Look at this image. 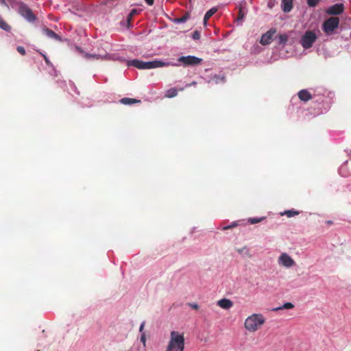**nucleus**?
<instances>
[{
  "mask_svg": "<svg viewBox=\"0 0 351 351\" xmlns=\"http://www.w3.org/2000/svg\"><path fill=\"white\" fill-rule=\"evenodd\" d=\"M184 348V338L178 332H171V339L166 351H183Z\"/></svg>",
  "mask_w": 351,
  "mask_h": 351,
  "instance_id": "f257e3e1",
  "label": "nucleus"
},
{
  "mask_svg": "<svg viewBox=\"0 0 351 351\" xmlns=\"http://www.w3.org/2000/svg\"><path fill=\"white\" fill-rule=\"evenodd\" d=\"M265 321L262 314L254 313L245 319V328L250 332H255L265 323Z\"/></svg>",
  "mask_w": 351,
  "mask_h": 351,
  "instance_id": "f03ea898",
  "label": "nucleus"
},
{
  "mask_svg": "<svg viewBox=\"0 0 351 351\" xmlns=\"http://www.w3.org/2000/svg\"><path fill=\"white\" fill-rule=\"evenodd\" d=\"M16 8L19 14L28 22L34 23L36 20V16L33 13L29 6L23 2L21 1Z\"/></svg>",
  "mask_w": 351,
  "mask_h": 351,
  "instance_id": "7ed1b4c3",
  "label": "nucleus"
},
{
  "mask_svg": "<svg viewBox=\"0 0 351 351\" xmlns=\"http://www.w3.org/2000/svg\"><path fill=\"white\" fill-rule=\"evenodd\" d=\"M317 35L311 30H307L300 38V43L304 49H309L317 40Z\"/></svg>",
  "mask_w": 351,
  "mask_h": 351,
  "instance_id": "20e7f679",
  "label": "nucleus"
},
{
  "mask_svg": "<svg viewBox=\"0 0 351 351\" xmlns=\"http://www.w3.org/2000/svg\"><path fill=\"white\" fill-rule=\"evenodd\" d=\"M144 69H151L159 67H164L168 66H178L179 64L173 63L167 60H162L155 59L152 61L144 62Z\"/></svg>",
  "mask_w": 351,
  "mask_h": 351,
  "instance_id": "39448f33",
  "label": "nucleus"
},
{
  "mask_svg": "<svg viewBox=\"0 0 351 351\" xmlns=\"http://www.w3.org/2000/svg\"><path fill=\"white\" fill-rule=\"evenodd\" d=\"M178 66L180 64L183 66H194L199 64L202 62V59L195 56H181L178 59Z\"/></svg>",
  "mask_w": 351,
  "mask_h": 351,
  "instance_id": "423d86ee",
  "label": "nucleus"
},
{
  "mask_svg": "<svg viewBox=\"0 0 351 351\" xmlns=\"http://www.w3.org/2000/svg\"><path fill=\"white\" fill-rule=\"evenodd\" d=\"M298 95L299 99L304 102H306L312 99H314L315 101L317 103H322L325 101L324 98L319 97L318 98H317L316 95H312L311 93L306 89H302L300 90L298 93Z\"/></svg>",
  "mask_w": 351,
  "mask_h": 351,
  "instance_id": "0eeeda50",
  "label": "nucleus"
},
{
  "mask_svg": "<svg viewBox=\"0 0 351 351\" xmlns=\"http://www.w3.org/2000/svg\"><path fill=\"white\" fill-rule=\"evenodd\" d=\"M339 24V19L338 17H330L326 20L323 23V30L326 33L332 32L337 29Z\"/></svg>",
  "mask_w": 351,
  "mask_h": 351,
  "instance_id": "6e6552de",
  "label": "nucleus"
},
{
  "mask_svg": "<svg viewBox=\"0 0 351 351\" xmlns=\"http://www.w3.org/2000/svg\"><path fill=\"white\" fill-rule=\"evenodd\" d=\"M278 264L287 268H290L295 265L294 260L287 253L284 252L278 258Z\"/></svg>",
  "mask_w": 351,
  "mask_h": 351,
  "instance_id": "1a4fd4ad",
  "label": "nucleus"
},
{
  "mask_svg": "<svg viewBox=\"0 0 351 351\" xmlns=\"http://www.w3.org/2000/svg\"><path fill=\"white\" fill-rule=\"evenodd\" d=\"M344 11V5L342 3H337L329 6L326 9V13L329 15H339Z\"/></svg>",
  "mask_w": 351,
  "mask_h": 351,
  "instance_id": "9d476101",
  "label": "nucleus"
},
{
  "mask_svg": "<svg viewBox=\"0 0 351 351\" xmlns=\"http://www.w3.org/2000/svg\"><path fill=\"white\" fill-rule=\"evenodd\" d=\"M76 50L80 52V53H82L84 57L86 59H97V60H99V59H104V58H106L108 55L107 54H105V55H101V54H97V53H86L84 51V50L80 47H75Z\"/></svg>",
  "mask_w": 351,
  "mask_h": 351,
  "instance_id": "9b49d317",
  "label": "nucleus"
},
{
  "mask_svg": "<svg viewBox=\"0 0 351 351\" xmlns=\"http://www.w3.org/2000/svg\"><path fill=\"white\" fill-rule=\"evenodd\" d=\"M276 32L275 29H269L266 33L263 34L260 40L261 44L263 45H267L271 43L272 40V37L274 33Z\"/></svg>",
  "mask_w": 351,
  "mask_h": 351,
  "instance_id": "f8f14e48",
  "label": "nucleus"
},
{
  "mask_svg": "<svg viewBox=\"0 0 351 351\" xmlns=\"http://www.w3.org/2000/svg\"><path fill=\"white\" fill-rule=\"evenodd\" d=\"M42 33L50 39L62 40L61 37L55 33L53 30L45 27L42 29Z\"/></svg>",
  "mask_w": 351,
  "mask_h": 351,
  "instance_id": "ddd939ff",
  "label": "nucleus"
},
{
  "mask_svg": "<svg viewBox=\"0 0 351 351\" xmlns=\"http://www.w3.org/2000/svg\"><path fill=\"white\" fill-rule=\"evenodd\" d=\"M19 0H0V5L7 8L8 10L10 7L16 9L17 5L20 3Z\"/></svg>",
  "mask_w": 351,
  "mask_h": 351,
  "instance_id": "4468645a",
  "label": "nucleus"
},
{
  "mask_svg": "<svg viewBox=\"0 0 351 351\" xmlns=\"http://www.w3.org/2000/svg\"><path fill=\"white\" fill-rule=\"evenodd\" d=\"M144 61L134 59V60H128L127 61L128 66H134L139 69H144Z\"/></svg>",
  "mask_w": 351,
  "mask_h": 351,
  "instance_id": "2eb2a0df",
  "label": "nucleus"
},
{
  "mask_svg": "<svg viewBox=\"0 0 351 351\" xmlns=\"http://www.w3.org/2000/svg\"><path fill=\"white\" fill-rule=\"evenodd\" d=\"M217 304L221 308L227 310L233 306V302L229 299L223 298L217 302Z\"/></svg>",
  "mask_w": 351,
  "mask_h": 351,
  "instance_id": "dca6fc26",
  "label": "nucleus"
},
{
  "mask_svg": "<svg viewBox=\"0 0 351 351\" xmlns=\"http://www.w3.org/2000/svg\"><path fill=\"white\" fill-rule=\"evenodd\" d=\"M281 7L283 12H291L293 8V0H282Z\"/></svg>",
  "mask_w": 351,
  "mask_h": 351,
  "instance_id": "f3484780",
  "label": "nucleus"
},
{
  "mask_svg": "<svg viewBox=\"0 0 351 351\" xmlns=\"http://www.w3.org/2000/svg\"><path fill=\"white\" fill-rule=\"evenodd\" d=\"M217 11V8L213 7L208 10L204 16V25L206 26L208 20Z\"/></svg>",
  "mask_w": 351,
  "mask_h": 351,
  "instance_id": "a211bd4d",
  "label": "nucleus"
},
{
  "mask_svg": "<svg viewBox=\"0 0 351 351\" xmlns=\"http://www.w3.org/2000/svg\"><path fill=\"white\" fill-rule=\"evenodd\" d=\"M120 103L124 105H132L136 103H140V100H137L136 99L124 97L120 99Z\"/></svg>",
  "mask_w": 351,
  "mask_h": 351,
  "instance_id": "6ab92c4d",
  "label": "nucleus"
},
{
  "mask_svg": "<svg viewBox=\"0 0 351 351\" xmlns=\"http://www.w3.org/2000/svg\"><path fill=\"white\" fill-rule=\"evenodd\" d=\"M132 16L130 14L127 16L126 19L124 20H122L120 22V24L121 26L126 27L127 28H130L132 27L131 21L132 19Z\"/></svg>",
  "mask_w": 351,
  "mask_h": 351,
  "instance_id": "aec40b11",
  "label": "nucleus"
},
{
  "mask_svg": "<svg viewBox=\"0 0 351 351\" xmlns=\"http://www.w3.org/2000/svg\"><path fill=\"white\" fill-rule=\"evenodd\" d=\"M245 16V13L243 11L242 9H240L239 11V15L237 18L235 19V23H237V25H242Z\"/></svg>",
  "mask_w": 351,
  "mask_h": 351,
  "instance_id": "412c9836",
  "label": "nucleus"
},
{
  "mask_svg": "<svg viewBox=\"0 0 351 351\" xmlns=\"http://www.w3.org/2000/svg\"><path fill=\"white\" fill-rule=\"evenodd\" d=\"M299 214V212L297 210H295L294 209L287 210L284 211L283 213H281V215H286L288 217H292L295 215H298Z\"/></svg>",
  "mask_w": 351,
  "mask_h": 351,
  "instance_id": "4be33fe9",
  "label": "nucleus"
},
{
  "mask_svg": "<svg viewBox=\"0 0 351 351\" xmlns=\"http://www.w3.org/2000/svg\"><path fill=\"white\" fill-rule=\"evenodd\" d=\"M178 90L175 88H171L166 91L165 97L168 98H172L177 95Z\"/></svg>",
  "mask_w": 351,
  "mask_h": 351,
  "instance_id": "5701e85b",
  "label": "nucleus"
},
{
  "mask_svg": "<svg viewBox=\"0 0 351 351\" xmlns=\"http://www.w3.org/2000/svg\"><path fill=\"white\" fill-rule=\"evenodd\" d=\"M189 19V15L188 14H185L180 18H176L173 20V23H176V24H181V23H184L187 21V20Z\"/></svg>",
  "mask_w": 351,
  "mask_h": 351,
  "instance_id": "b1692460",
  "label": "nucleus"
},
{
  "mask_svg": "<svg viewBox=\"0 0 351 351\" xmlns=\"http://www.w3.org/2000/svg\"><path fill=\"white\" fill-rule=\"evenodd\" d=\"M0 28L6 32H10L11 30L10 26L1 16H0Z\"/></svg>",
  "mask_w": 351,
  "mask_h": 351,
  "instance_id": "393cba45",
  "label": "nucleus"
},
{
  "mask_svg": "<svg viewBox=\"0 0 351 351\" xmlns=\"http://www.w3.org/2000/svg\"><path fill=\"white\" fill-rule=\"evenodd\" d=\"M265 219V217H250L248 219V222L251 224H255L259 222L263 221Z\"/></svg>",
  "mask_w": 351,
  "mask_h": 351,
  "instance_id": "a878e982",
  "label": "nucleus"
},
{
  "mask_svg": "<svg viewBox=\"0 0 351 351\" xmlns=\"http://www.w3.org/2000/svg\"><path fill=\"white\" fill-rule=\"evenodd\" d=\"M294 307V305L291 302H286L282 306L275 308L274 311H278L280 309L285 308V309H291Z\"/></svg>",
  "mask_w": 351,
  "mask_h": 351,
  "instance_id": "bb28decb",
  "label": "nucleus"
},
{
  "mask_svg": "<svg viewBox=\"0 0 351 351\" xmlns=\"http://www.w3.org/2000/svg\"><path fill=\"white\" fill-rule=\"evenodd\" d=\"M215 80L216 83H223L225 82V77L223 75H216L215 77Z\"/></svg>",
  "mask_w": 351,
  "mask_h": 351,
  "instance_id": "cd10ccee",
  "label": "nucleus"
},
{
  "mask_svg": "<svg viewBox=\"0 0 351 351\" xmlns=\"http://www.w3.org/2000/svg\"><path fill=\"white\" fill-rule=\"evenodd\" d=\"M319 1V0H307V4L309 7L314 8L318 4Z\"/></svg>",
  "mask_w": 351,
  "mask_h": 351,
  "instance_id": "c85d7f7f",
  "label": "nucleus"
},
{
  "mask_svg": "<svg viewBox=\"0 0 351 351\" xmlns=\"http://www.w3.org/2000/svg\"><path fill=\"white\" fill-rule=\"evenodd\" d=\"M113 59L115 60H118V61H119L121 62H125L126 63H127V61L128 60H126L125 57L121 56L119 55H114V58Z\"/></svg>",
  "mask_w": 351,
  "mask_h": 351,
  "instance_id": "c756f323",
  "label": "nucleus"
},
{
  "mask_svg": "<svg viewBox=\"0 0 351 351\" xmlns=\"http://www.w3.org/2000/svg\"><path fill=\"white\" fill-rule=\"evenodd\" d=\"M40 54L44 58L45 62L47 65H48L49 66H53V64L51 62V61L49 60V58L45 53L40 52Z\"/></svg>",
  "mask_w": 351,
  "mask_h": 351,
  "instance_id": "7c9ffc66",
  "label": "nucleus"
},
{
  "mask_svg": "<svg viewBox=\"0 0 351 351\" xmlns=\"http://www.w3.org/2000/svg\"><path fill=\"white\" fill-rule=\"evenodd\" d=\"M278 38L280 44H285L287 42V36L286 35H280Z\"/></svg>",
  "mask_w": 351,
  "mask_h": 351,
  "instance_id": "2f4dec72",
  "label": "nucleus"
},
{
  "mask_svg": "<svg viewBox=\"0 0 351 351\" xmlns=\"http://www.w3.org/2000/svg\"><path fill=\"white\" fill-rule=\"evenodd\" d=\"M191 37L193 40H199L200 38L199 32L197 30H195V32H193Z\"/></svg>",
  "mask_w": 351,
  "mask_h": 351,
  "instance_id": "473e14b6",
  "label": "nucleus"
},
{
  "mask_svg": "<svg viewBox=\"0 0 351 351\" xmlns=\"http://www.w3.org/2000/svg\"><path fill=\"white\" fill-rule=\"evenodd\" d=\"M69 85L72 90H73L77 95L80 94L79 91L77 90V86H75L73 82H69Z\"/></svg>",
  "mask_w": 351,
  "mask_h": 351,
  "instance_id": "72a5a7b5",
  "label": "nucleus"
},
{
  "mask_svg": "<svg viewBox=\"0 0 351 351\" xmlns=\"http://www.w3.org/2000/svg\"><path fill=\"white\" fill-rule=\"evenodd\" d=\"M237 225H238V223H237V221H233L229 226H226L223 227L222 229L223 230H228V229H230V228H232L233 227H236Z\"/></svg>",
  "mask_w": 351,
  "mask_h": 351,
  "instance_id": "f704fd0d",
  "label": "nucleus"
},
{
  "mask_svg": "<svg viewBox=\"0 0 351 351\" xmlns=\"http://www.w3.org/2000/svg\"><path fill=\"white\" fill-rule=\"evenodd\" d=\"M16 50H17V51H18L20 54H21V55H23V56H24V55L25 54V48H24L23 47H22V46H18V47H16Z\"/></svg>",
  "mask_w": 351,
  "mask_h": 351,
  "instance_id": "c9c22d12",
  "label": "nucleus"
},
{
  "mask_svg": "<svg viewBox=\"0 0 351 351\" xmlns=\"http://www.w3.org/2000/svg\"><path fill=\"white\" fill-rule=\"evenodd\" d=\"M140 341H141V342H142L143 346H145L146 337H145V332H142V334L141 335Z\"/></svg>",
  "mask_w": 351,
  "mask_h": 351,
  "instance_id": "e433bc0d",
  "label": "nucleus"
},
{
  "mask_svg": "<svg viewBox=\"0 0 351 351\" xmlns=\"http://www.w3.org/2000/svg\"><path fill=\"white\" fill-rule=\"evenodd\" d=\"M237 252L239 254H243V253L248 254L249 250L246 247H244L241 248V249H237Z\"/></svg>",
  "mask_w": 351,
  "mask_h": 351,
  "instance_id": "4c0bfd02",
  "label": "nucleus"
},
{
  "mask_svg": "<svg viewBox=\"0 0 351 351\" xmlns=\"http://www.w3.org/2000/svg\"><path fill=\"white\" fill-rule=\"evenodd\" d=\"M188 305L193 309H198L199 306L196 303H188Z\"/></svg>",
  "mask_w": 351,
  "mask_h": 351,
  "instance_id": "58836bf2",
  "label": "nucleus"
},
{
  "mask_svg": "<svg viewBox=\"0 0 351 351\" xmlns=\"http://www.w3.org/2000/svg\"><path fill=\"white\" fill-rule=\"evenodd\" d=\"M145 322H143L139 327V332H141V335L142 334V332H143V330H144V326H145Z\"/></svg>",
  "mask_w": 351,
  "mask_h": 351,
  "instance_id": "ea45409f",
  "label": "nucleus"
},
{
  "mask_svg": "<svg viewBox=\"0 0 351 351\" xmlns=\"http://www.w3.org/2000/svg\"><path fill=\"white\" fill-rule=\"evenodd\" d=\"M138 13V10L136 9V8H134L132 9L130 12V14H131L132 16H134L135 14H136Z\"/></svg>",
  "mask_w": 351,
  "mask_h": 351,
  "instance_id": "a19ab883",
  "label": "nucleus"
},
{
  "mask_svg": "<svg viewBox=\"0 0 351 351\" xmlns=\"http://www.w3.org/2000/svg\"><path fill=\"white\" fill-rule=\"evenodd\" d=\"M146 3L149 5H152L154 4V0H145Z\"/></svg>",
  "mask_w": 351,
  "mask_h": 351,
  "instance_id": "79ce46f5",
  "label": "nucleus"
},
{
  "mask_svg": "<svg viewBox=\"0 0 351 351\" xmlns=\"http://www.w3.org/2000/svg\"><path fill=\"white\" fill-rule=\"evenodd\" d=\"M328 225H332L333 223V221L331 220L326 221V222Z\"/></svg>",
  "mask_w": 351,
  "mask_h": 351,
  "instance_id": "37998d69",
  "label": "nucleus"
},
{
  "mask_svg": "<svg viewBox=\"0 0 351 351\" xmlns=\"http://www.w3.org/2000/svg\"><path fill=\"white\" fill-rule=\"evenodd\" d=\"M345 152L348 154V155L351 158V149H350V152H348V151L347 149L345 150Z\"/></svg>",
  "mask_w": 351,
  "mask_h": 351,
  "instance_id": "c03bdc74",
  "label": "nucleus"
},
{
  "mask_svg": "<svg viewBox=\"0 0 351 351\" xmlns=\"http://www.w3.org/2000/svg\"><path fill=\"white\" fill-rule=\"evenodd\" d=\"M195 84H196V82H192L191 84H189V86L195 85Z\"/></svg>",
  "mask_w": 351,
  "mask_h": 351,
  "instance_id": "a18cd8bd",
  "label": "nucleus"
},
{
  "mask_svg": "<svg viewBox=\"0 0 351 351\" xmlns=\"http://www.w3.org/2000/svg\"><path fill=\"white\" fill-rule=\"evenodd\" d=\"M36 351H40L39 350H36Z\"/></svg>",
  "mask_w": 351,
  "mask_h": 351,
  "instance_id": "49530a36",
  "label": "nucleus"
}]
</instances>
